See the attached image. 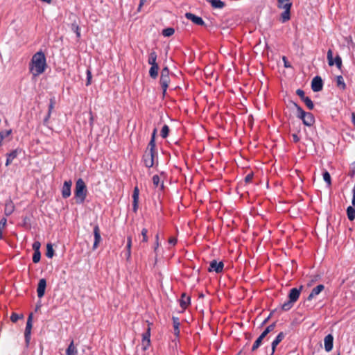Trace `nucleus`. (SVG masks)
<instances>
[{
  "label": "nucleus",
  "mask_w": 355,
  "mask_h": 355,
  "mask_svg": "<svg viewBox=\"0 0 355 355\" xmlns=\"http://www.w3.org/2000/svg\"><path fill=\"white\" fill-rule=\"evenodd\" d=\"M46 58L42 51L36 53L32 58L31 71L34 76L42 73L46 69Z\"/></svg>",
  "instance_id": "1"
},
{
  "label": "nucleus",
  "mask_w": 355,
  "mask_h": 355,
  "mask_svg": "<svg viewBox=\"0 0 355 355\" xmlns=\"http://www.w3.org/2000/svg\"><path fill=\"white\" fill-rule=\"evenodd\" d=\"M87 187L83 179L79 178L76 182L75 198L76 202L82 204L85 201L87 196Z\"/></svg>",
  "instance_id": "2"
},
{
  "label": "nucleus",
  "mask_w": 355,
  "mask_h": 355,
  "mask_svg": "<svg viewBox=\"0 0 355 355\" xmlns=\"http://www.w3.org/2000/svg\"><path fill=\"white\" fill-rule=\"evenodd\" d=\"M293 105L297 109V116L302 120L305 125L311 126L315 122L313 115L311 112H304L297 103H293Z\"/></svg>",
  "instance_id": "3"
},
{
  "label": "nucleus",
  "mask_w": 355,
  "mask_h": 355,
  "mask_svg": "<svg viewBox=\"0 0 355 355\" xmlns=\"http://www.w3.org/2000/svg\"><path fill=\"white\" fill-rule=\"evenodd\" d=\"M160 84L162 86V88L163 89V94H164L166 92V89L168 87V83L170 82V78H169V70L167 67L162 69L161 71V76H160Z\"/></svg>",
  "instance_id": "4"
},
{
  "label": "nucleus",
  "mask_w": 355,
  "mask_h": 355,
  "mask_svg": "<svg viewBox=\"0 0 355 355\" xmlns=\"http://www.w3.org/2000/svg\"><path fill=\"white\" fill-rule=\"evenodd\" d=\"M327 60L328 64L329 66H333L334 64L338 69H340L342 67V60L340 57L338 55L336 56L335 60L333 59V52L331 49H329L327 52Z\"/></svg>",
  "instance_id": "5"
},
{
  "label": "nucleus",
  "mask_w": 355,
  "mask_h": 355,
  "mask_svg": "<svg viewBox=\"0 0 355 355\" xmlns=\"http://www.w3.org/2000/svg\"><path fill=\"white\" fill-rule=\"evenodd\" d=\"M32 320H33V314L31 313L27 319L26 326L25 332H24V337H25L26 343L27 344L29 343L30 340H31Z\"/></svg>",
  "instance_id": "6"
},
{
  "label": "nucleus",
  "mask_w": 355,
  "mask_h": 355,
  "mask_svg": "<svg viewBox=\"0 0 355 355\" xmlns=\"http://www.w3.org/2000/svg\"><path fill=\"white\" fill-rule=\"evenodd\" d=\"M150 324H148L146 331L142 334V345L144 350H146L150 344Z\"/></svg>",
  "instance_id": "7"
},
{
  "label": "nucleus",
  "mask_w": 355,
  "mask_h": 355,
  "mask_svg": "<svg viewBox=\"0 0 355 355\" xmlns=\"http://www.w3.org/2000/svg\"><path fill=\"white\" fill-rule=\"evenodd\" d=\"M323 82L321 77L317 76L311 81V89L313 92H318L322 89Z\"/></svg>",
  "instance_id": "8"
},
{
  "label": "nucleus",
  "mask_w": 355,
  "mask_h": 355,
  "mask_svg": "<svg viewBox=\"0 0 355 355\" xmlns=\"http://www.w3.org/2000/svg\"><path fill=\"white\" fill-rule=\"evenodd\" d=\"M155 153L146 151L144 155V162L146 167L150 168L154 165Z\"/></svg>",
  "instance_id": "9"
},
{
  "label": "nucleus",
  "mask_w": 355,
  "mask_h": 355,
  "mask_svg": "<svg viewBox=\"0 0 355 355\" xmlns=\"http://www.w3.org/2000/svg\"><path fill=\"white\" fill-rule=\"evenodd\" d=\"M224 264L222 261L217 262L216 260H212L210 262L209 268L208 270L209 272L214 271L216 273H219L223 271Z\"/></svg>",
  "instance_id": "10"
},
{
  "label": "nucleus",
  "mask_w": 355,
  "mask_h": 355,
  "mask_svg": "<svg viewBox=\"0 0 355 355\" xmlns=\"http://www.w3.org/2000/svg\"><path fill=\"white\" fill-rule=\"evenodd\" d=\"M71 180L65 181L62 188V196L63 198H67L71 196Z\"/></svg>",
  "instance_id": "11"
},
{
  "label": "nucleus",
  "mask_w": 355,
  "mask_h": 355,
  "mask_svg": "<svg viewBox=\"0 0 355 355\" xmlns=\"http://www.w3.org/2000/svg\"><path fill=\"white\" fill-rule=\"evenodd\" d=\"M185 17L196 25L203 26L205 24L203 19L200 17L196 16L193 13L187 12Z\"/></svg>",
  "instance_id": "12"
},
{
  "label": "nucleus",
  "mask_w": 355,
  "mask_h": 355,
  "mask_svg": "<svg viewBox=\"0 0 355 355\" xmlns=\"http://www.w3.org/2000/svg\"><path fill=\"white\" fill-rule=\"evenodd\" d=\"M94 242L93 244V250H96L98 248V246L101 241L100 229H99V227L98 225H96L94 227Z\"/></svg>",
  "instance_id": "13"
},
{
  "label": "nucleus",
  "mask_w": 355,
  "mask_h": 355,
  "mask_svg": "<svg viewBox=\"0 0 355 355\" xmlns=\"http://www.w3.org/2000/svg\"><path fill=\"white\" fill-rule=\"evenodd\" d=\"M302 287L303 286H301L300 288H293L290 291L288 294V300H291V302L295 303L298 300Z\"/></svg>",
  "instance_id": "14"
},
{
  "label": "nucleus",
  "mask_w": 355,
  "mask_h": 355,
  "mask_svg": "<svg viewBox=\"0 0 355 355\" xmlns=\"http://www.w3.org/2000/svg\"><path fill=\"white\" fill-rule=\"evenodd\" d=\"M46 286V282L45 279H41L39 281L37 288V296L41 298L44 296L45 293V289Z\"/></svg>",
  "instance_id": "15"
},
{
  "label": "nucleus",
  "mask_w": 355,
  "mask_h": 355,
  "mask_svg": "<svg viewBox=\"0 0 355 355\" xmlns=\"http://www.w3.org/2000/svg\"><path fill=\"white\" fill-rule=\"evenodd\" d=\"M292 6L288 5L284 8V11L281 14L279 20L282 23L288 21L291 19V8Z\"/></svg>",
  "instance_id": "16"
},
{
  "label": "nucleus",
  "mask_w": 355,
  "mask_h": 355,
  "mask_svg": "<svg viewBox=\"0 0 355 355\" xmlns=\"http://www.w3.org/2000/svg\"><path fill=\"white\" fill-rule=\"evenodd\" d=\"M334 337L331 334H328L324 337V349L327 352H330L333 348Z\"/></svg>",
  "instance_id": "17"
},
{
  "label": "nucleus",
  "mask_w": 355,
  "mask_h": 355,
  "mask_svg": "<svg viewBox=\"0 0 355 355\" xmlns=\"http://www.w3.org/2000/svg\"><path fill=\"white\" fill-rule=\"evenodd\" d=\"M324 288V285L319 284L316 287L313 288L307 297L308 300H311L314 297L319 295Z\"/></svg>",
  "instance_id": "18"
},
{
  "label": "nucleus",
  "mask_w": 355,
  "mask_h": 355,
  "mask_svg": "<svg viewBox=\"0 0 355 355\" xmlns=\"http://www.w3.org/2000/svg\"><path fill=\"white\" fill-rule=\"evenodd\" d=\"M285 337V334L283 332H280L277 336L276 337V338L273 340V342L272 343V352H271V355H273L275 352V349H276V347L279 345V343L282 342V340Z\"/></svg>",
  "instance_id": "19"
},
{
  "label": "nucleus",
  "mask_w": 355,
  "mask_h": 355,
  "mask_svg": "<svg viewBox=\"0 0 355 355\" xmlns=\"http://www.w3.org/2000/svg\"><path fill=\"white\" fill-rule=\"evenodd\" d=\"M156 132H157V130L155 129L153 130V134H152V137H151V139H150V142L148 144V150L146 151L155 153V138Z\"/></svg>",
  "instance_id": "20"
},
{
  "label": "nucleus",
  "mask_w": 355,
  "mask_h": 355,
  "mask_svg": "<svg viewBox=\"0 0 355 355\" xmlns=\"http://www.w3.org/2000/svg\"><path fill=\"white\" fill-rule=\"evenodd\" d=\"M18 155V150H14L11 153L7 154V159L6 162V166H9L13 161L14 159L17 157Z\"/></svg>",
  "instance_id": "21"
},
{
  "label": "nucleus",
  "mask_w": 355,
  "mask_h": 355,
  "mask_svg": "<svg viewBox=\"0 0 355 355\" xmlns=\"http://www.w3.org/2000/svg\"><path fill=\"white\" fill-rule=\"evenodd\" d=\"M207 1L211 3V6L214 8L221 9L225 6V3L221 0H207Z\"/></svg>",
  "instance_id": "22"
},
{
  "label": "nucleus",
  "mask_w": 355,
  "mask_h": 355,
  "mask_svg": "<svg viewBox=\"0 0 355 355\" xmlns=\"http://www.w3.org/2000/svg\"><path fill=\"white\" fill-rule=\"evenodd\" d=\"M77 354H78V350H77L76 347L74 346L73 340H71L66 350V354L67 355H77Z\"/></svg>",
  "instance_id": "23"
},
{
  "label": "nucleus",
  "mask_w": 355,
  "mask_h": 355,
  "mask_svg": "<svg viewBox=\"0 0 355 355\" xmlns=\"http://www.w3.org/2000/svg\"><path fill=\"white\" fill-rule=\"evenodd\" d=\"M190 304V297L187 296L185 293H183L180 300V306L182 309L187 308Z\"/></svg>",
  "instance_id": "24"
},
{
  "label": "nucleus",
  "mask_w": 355,
  "mask_h": 355,
  "mask_svg": "<svg viewBox=\"0 0 355 355\" xmlns=\"http://www.w3.org/2000/svg\"><path fill=\"white\" fill-rule=\"evenodd\" d=\"M158 71H159L158 64L151 65V67L150 68V70H149L150 76L153 78H156L158 76Z\"/></svg>",
  "instance_id": "25"
},
{
  "label": "nucleus",
  "mask_w": 355,
  "mask_h": 355,
  "mask_svg": "<svg viewBox=\"0 0 355 355\" xmlns=\"http://www.w3.org/2000/svg\"><path fill=\"white\" fill-rule=\"evenodd\" d=\"M288 5L292 6L291 0H277V7L279 9H284L286 8Z\"/></svg>",
  "instance_id": "26"
},
{
  "label": "nucleus",
  "mask_w": 355,
  "mask_h": 355,
  "mask_svg": "<svg viewBox=\"0 0 355 355\" xmlns=\"http://www.w3.org/2000/svg\"><path fill=\"white\" fill-rule=\"evenodd\" d=\"M14 209H15V207H14V205L12 202V201L6 203V207H5V214L6 216L10 215L14 211Z\"/></svg>",
  "instance_id": "27"
},
{
  "label": "nucleus",
  "mask_w": 355,
  "mask_h": 355,
  "mask_svg": "<svg viewBox=\"0 0 355 355\" xmlns=\"http://www.w3.org/2000/svg\"><path fill=\"white\" fill-rule=\"evenodd\" d=\"M173 327H174V334L177 336H179L180 334V322L179 319L178 318L173 317Z\"/></svg>",
  "instance_id": "28"
},
{
  "label": "nucleus",
  "mask_w": 355,
  "mask_h": 355,
  "mask_svg": "<svg viewBox=\"0 0 355 355\" xmlns=\"http://www.w3.org/2000/svg\"><path fill=\"white\" fill-rule=\"evenodd\" d=\"M157 53L155 51H152L148 57V62L150 65H156L157 64L156 62L157 60Z\"/></svg>",
  "instance_id": "29"
},
{
  "label": "nucleus",
  "mask_w": 355,
  "mask_h": 355,
  "mask_svg": "<svg viewBox=\"0 0 355 355\" xmlns=\"http://www.w3.org/2000/svg\"><path fill=\"white\" fill-rule=\"evenodd\" d=\"M336 85L338 87L340 88L341 89H345L346 87V85L344 82L343 78L342 76H338L336 77Z\"/></svg>",
  "instance_id": "30"
},
{
  "label": "nucleus",
  "mask_w": 355,
  "mask_h": 355,
  "mask_svg": "<svg viewBox=\"0 0 355 355\" xmlns=\"http://www.w3.org/2000/svg\"><path fill=\"white\" fill-rule=\"evenodd\" d=\"M275 327V323H272L268 326L266 329L261 333L260 336H261L263 338L272 331L274 330Z\"/></svg>",
  "instance_id": "31"
},
{
  "label": "nucleus",
  "mask_w": 355,
  "mask_h": 355,
  "mask_svg": "<svg viewBox=\"0 0 355 355\" xmlns=\"http://www.w3.org/2000/svg\"><path fill=\"white\" fill-rule=\"evenodd\" d=\"M46 255L49 258H52L54 255V250L53 249V245L51 243H48L46 245Z\"/></svg>",
  "instance_id": "32"
},
{
  "label": "nucleus",
  "mask_w": 355,
  "mask_h": 355,
  "mask_svg": "<svg viewBox=\"0 0 355 355\" xmlns=\"http://www.w3.org/2000/svg\"><path fill=\"white\" fill-rule=\"evenodd\" d=\"M263 339V338L261 336H259V338L255 340V342L254 343V344L252 345V352L257 350L259 347V346L261 345Z\"/></svg>",
  "instance_id": "33"
},
{
  "label": "nucleus",
  "mask_w": 355,
  "mask_h": 355,
  "mask_svg": "<svg viewBox=\"0 0 355 355\" xmlns=\"http://www.w3.org/2000/svg\"><path fill=\"white\" fill-rule=\"evenodd\" d=\"M175 33V29L171 27L166 28L162 31V35L164 37H170Z\"/></svg>",
  "instance_id": "34"
},
{
  "label": "nucleus",
  "mask_w": 355,
  "mask_h": 355,
  "mask_svg": "<svg viewBox=\"0 0 355 355\" xmlns=\"http://www.w3.org/2000/svg\"><path fill=\"white\" fill-rule=\"evenodd\" d=\"M132 198H133V211L135 212L137 211L138 208V202H139V195L137 193H132Z\"/></svg>",
  "instance_id": "35"
},
{
  "label": "nucleus",
  "mask_w": 355,
  "mask_h": 355,
  "mask_svg": "<svg viewBox=\"0 0 355 355\" xmlns=\"http://www.w3.org/2000/svg\"><path fill=\"white\" fill-rule=\"evenodd\" d=\"M293 304H294V302H291V300H288L287 302H284L282 305V309L284 311H288L293 307Z\"/></svg>",
  "instance_id": "36"
},
{
  "label": "nucleus",
  "mask_w": 355,
  "mask_h": 355,
  "mask_svg": "<svg viewBox=\"0 0 355 355\" xmlns=\"http://www.w3.org/2000/svg\"><path fill=\"white\" fill-rule=\"evenodd\" d=\"M304 103H305V105H306V107L309 109V110H313V107H314V105H313V101L311 100L310 98L309 97H306V98H304L303 100Z\"/></svg>",
  "instance_id": "37"
},
{
  "label": "nucleus",
  "mask_w": 355,
  "mask_h": 355,
  "mask_svg": "<svg viewBox=\"0 0 355 355\" xmlns=\"http://www.w3.org/2000/svg\"><path fill=\"white\" fill-rule=\"evenodd\" d=\"M168 132H169V128H168V126L167 125H164L162 127V130H161V136L163 138H166L168 136Z\"/></svg>",
  "instance_id": "38"
},
{
  "label": "nucleus",
  "mask_w": 355,
  "mask_h": 355,
  "mask_svg": "<svg viewBox=\"0 0 355 355\" xmlns=\"http://www.w3.org/2000/svg\"><path fill=\"white\" fill-rule=\"evenodd\" d=\"M323 179L327 183L329 186L331 185V176L329 172L324 171L323 173Z\"/></svg>",
  "instance_id": "39"
},
{
  "label": "nucleus",
  "mask_w": 355,
  "mask_h": 355,
  "mask_svg": "<svg viewBox=\"0 0 355 355\" xmlns=\"http://www.w3.org/2000/svg\"><path fill=\"white\" fill-rule=\"evenodd\" d=\"M40 258H41L40 252V251L34 252L33 255V261L34 263H37L40 261Z\"/></svg>",
  "instance_id": "40"
},
{
  "label": "nucleus",
  "mask_w": 355,
  "mask_h": 355,
  "mask_svg": "<svg viewBox=\"0 0 355 355\" xmlns=\"http://www.w3.org/2000/svg\"><path fill=\"white\" fill-rule=\"evenodd\" d=\"M55 103L54 98H51L50 99V103H49V105L48 113L51 114L53 110L54 109Z\"/></svg>",
  "instance_id": "41"
},
{
  "label": "nucleus",
  "mask_w": 355,
  "mask_h": 355,
  "mask_svg": "<svg viewBox=\"0 0 355 355\" xmlns=\"http://www.w3.org/2000/svg\"><path fill=\"white\" fill-rule=\"evenodd\" d=\"M148 230L146 228H144L141 230V235L143 237L142 241L143 242H147L148 241V236H147Z\"/></svg>",
  "instance_id": "42"
},
{
  "label": "nucleus",
  "mask_w": 355,
  "mask_h": 355,
  "mask_svg": "<svg viewBox=\"0 0 355 355\" xmlns=\"http://www.w3.org/2000/svg\"><path fill=\"white\" fill-rule=\"evenodd\" d=\"M131 245H132V238H131V236H128L127 250H128V251H129V256H130V254H131V251H130Z\"/></svg>",
  "instance_id": "43"
},
{
  "label": "nucleus",
  "mask_w": 355,
  "mask_h": 355,
  "mask_svg": "<svg viewBox=\"0 0 355 355\" xmlns=\"http://www.w3.org/2000/svg\"><path fill=\"white\" fill-rule=\"evenodd\" d=\"M72 29L74 31V32L76 33V36L78 37H80V28L78 25L75 24H72Z\"/></svg>",
  "instance_id": "44"
},
{
  "label": "nucleus",
  "mask_w": 355,
  "mask_h": 355,
  "mask_svg": "<svg viewBox=\"0 0 355 355\" xmlns=\"http://www.w3.org/2000/svg\"><path fill=\"white\" fill-rule=\"evenodd\" d=\"M159 182H160L159 177L157 175H155L153 177V184H154L155 187H158V185H159Z\"/></svg>",
  "instance_id": "45"
},
{
  "label": "nucleus",
  "mask_w": 355,
  "mask_h": 355,
  "mask_svg": "<svg viewBox=\"0 0 355 355\" xmlns=\"http://www.w3.org/2000/svg\"><path fill=\"white\" fill-rule=\"evenodd\" d=\"M296 94L300 97V98L303 101L304 98H306V96H305L304 92L300 89H298L296 91Z\"/></svg>",
  "instance_id": "46"
},
{
  "label": "nucleus",
  "mask_w": 355,
  "mask_h": 355,
  "mask_svg": "<svg viewBox=\"0 0 355 355\" xmlns=\"http://www.w3.org/2000/svg\"><path fill=\"white\" fill-rule=\"evenodd\" d=\"M21 317L17 314L13 313L10 316V320L13 322H16Z\"/></svg>",
  "instance_id": "47"
},
{
  "label": "nucleus",
  "mask_w": 355,
  "mask_h": 355,
  "mask_svg": "<svg viewBox=\"0 0 355 355\" xmlns=\"http://www.w3.org/2000/svg\"><path fill=\"white\" fill-rule=\"evenodd\" d=\"M40 243L39 241H35L33 244V249L34 252L40 251Z\"/></svg>",
  "instance_id": "48"
},
{
  "label": "nucleus",
  "mask_w": 355,
  "mask_h": 355,
  "mask_svg": "<svg viewBox=\"0 0 355 355\" xmlns=\"http://www.w3.org/2000/svg\"><path fill=\"white\" fill-rule=\"evenodd\" d=\"M253 178V173H249L248 175H247L245 178V182H247V183H249L252 181Z\"/></svg>",
  "instance_id": "49"
},
{
  "label": "nucleus",
  "mask_w": 355,
  "mask_h": 355,
  "mask_svg": "<svg viewBox=\"0 0 355 355\" xmlns=\"http://www.w3.org/2000/svg\"><path fill=\"white\" fill-rule=\"evenodd\" d=\"M87 81L86 85L88 86L91 83V78H92V73L89 70L87 71Z\"/></svg>",
  "instance_id": "50"
},
{
  "label": "nucleus",
  "mask_w": 355,
  "mask_h": 355,
  "mask_svg": "<svg viewBox=\"0 0 355 355\" xmlns=\"http://www.w3.org/2000/svg\"><path fill=\"white\" fill-rule=\"evenodd\" d=\"M7 220L6 218H3L0 220V230H1L3 228L5 227L6 225Z\"/></svg>",
  "instance_id": "51"
},
{
  "label": "nucleus",
  "mask_w": 355,
  "mask_h": 355,
  "mask_svg": "<svg viewBox=\"0 0 355 355\" xmlns=\"http://www.w3.org/2000/svg\"><path fill=\"white\" fill-rule=\"evenodd\" d=\"M292 136V138H293V141L295 142V143H297L300 141V137H298L297 134V133H293L291 135Z\"/></svg>",
  "instance_id": "52"
},
{
  "label": "nucleus",
  "mask_w": 355,
  "mask_h": 355,
  "mask_svg": "<svg viewBox=\"0 0 355 355\" xmlns=\"http://www.w3.org/2000/svg\"><path fill=\"white\" fill-rule=\"evenodd\" d=\"M282 60L284 61V67L286 68L291 67V64L288 63V62L287 61V59H286V58L285 56L282 57Z\"/></svg>",
  "instance_id": "53"
},
{
  "label": "nucleus",
  "mask_w": 355,
  "mask_h": 355,
  "mask_svg": "<svg viewBox=\"0 0 355 355\" xmlns=\"http://www.w3.org/2000/svg\"><path fill=\"white\" fill-rule=\"evenodd\" d=\"M168 243L173 245H175V243H177V239L175 238V237H171L169 239H168Z\"/></svg>",
  "instance_id": "54"
},
{
  "label": "nucleus",
  "mask_w": 355,
  "mask_h": 355,
  "mask_svg": "<svg viewBox=\"0 0 355 355\" xmlns=\"http://www.w3.org/2000/svg\"><path fill=\"white\" fill-rule=\"evenodd\" d=\"M51 114L47 113V115L46 116V117L44 119V125H47L49 120L51 117Z\"/></svg>",
  "instance_id": "55"
},
{
  "label": "nucleus",
  "mask_w": 355,
  "mask_h": 355,
  "mask_svg": "<svg viewBox=\"0 0 355 355\" xmlns=\"http://www.w3.org/2000/svg\"><path fill=\"white\" fill-rule=\"evenodd\" d=\"M148 0H140L139 5L138 7V10L139 11L142 6Z\"/></svg>",
  "instance_id": "56"
},
{
  "label": "nucleus",
  "mask_w": 355,
  "mask_h": 355,
  "mask_svg": "<svg viewBox=\"0 0 355 355\" xmlns=\"http://www.w3.org/2000/svg\"><path fill=\"white\" fill-rule=\"evenodd\" d=\"M133 193L139 195V191L137 187H135Z\"/></svg>",
  "instance_id": "57"
},
{
  "label": "nucleus",
  "mask_w": 355,
  "mask_h": 355,
  "mask_svg": "<svg viewBox=\"0 0 355 355\" xmlns=\"http://www.w3.org/2000/svg\"><path fill=\"white\" fill-rule=\"evenodd\" d=\"M159 247V241H155V251H156V250L157 249V248Z\"/></svg>",
  "instance_id": "58"
},
{
  "label": "nucleus",
  "mask_w": 355,
  "mask_h": 355,
  "mask_svg": "<svg viewBox=\"0 0 355 355\" xmlns=\"http://www.w3.org/2000/svg\"><path fill=\"white\" fill-rule=\"evenodd\" d=\"M158 240H159V234H157L155 236V241H158Z\"/></svg>",
  "instance_id": "59"
},
{
  "label": "nucleus",
  "mask_w": 355,
  "mask_h": 355,
  "mask_svg": "<svg viewBox=\"0 0 355 355\" xmlns=\"http://www.w3.org/2000/svg\"><path fill=\"white\" fill-rule=\"evenodd\" d=\"M2 235H3V234H2V230H0V240H1V238H2Z\"/></svg>",
  "instance_id": "60"
},
{
  "label": "nucleus",
  "mask_w": 355,
  "mask_h": 355,
  "mask_svg": "<svg viewBox=\"0 0 355 355\" xmlns=\"http://www.w3.org/2000/svg\"><path fill=\"white\" fill-rule=\"evenodd\" d=\"M10 133V131H8V132H6V135H8Z\"/></svg>",
  "instance_id": "61"
},
{
  "label": "nucleus",
  "mask_w": 355,
  "mask_h": 355,
  "mask_svg": "<svg viewBox=\"0 0 355 355\" xmlns=\"http://www.w3.org/2000/svg\"><path fill=\"white\" fill-rule=\"evenodd\" d=\"M127 255H128V258H129L130 257V256H129V251H128Z\"/></svg>",
  "instance_id": "62"
},
{
  "label": "nucleus",
  "mask_w": 355,
  "mask_h": 355,
  "mask_svg": "<svg viewBox=\"0 0 355 355\" xmlns=\"http://www.w3.org/2000/svg\"><path fill=\"white\" fill-rule=\"evenodd\" d=\"M266 322H268V318L264 320L263 323H266Z\"/></svg>",
  "instance_id": "63"
},
{
  "label": "nucleus",
  "mask_w": 355,
  "mask_h": 355,
  "mask_svg": "<svg viewBox=\"0 0 355 355\" xmlns=\"http://www.w3.org/2000/svg\"><path fill=\"white\" fill-rule=\"evenodd\" d=\"M338 355H340L339 354Z\"/></svg>",
  "instance_id": "64"
}]
</instances>
